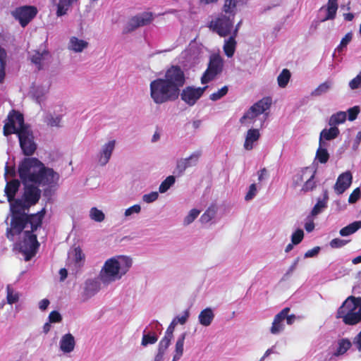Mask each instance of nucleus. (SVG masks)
Instances as JSON below:
<instances>
[{"mask_svg": "<svg viewBox=\"0 0 361 361\" xmlns=\"http://www.w3.org/2000/svg\"><path fill=\"white\" fill-rule=\"evenodd\" d=\"M326 207V202L324 200H318V202L314 206L311 214L312 216H317L319 214L323 209Z\"/></svg>", "mask_w": 361, "mask_h": 361, "instance_id": "obj_47", "label": "nucleus"}, {"mask_svg": "<svg viewBox=\"0 0 361 361\" xmlns=\"http://www.w3.org/2000/svg\"><path fill=\"white\" fill-rule=\"evenodd\" d=\"M290 76L291 75L289 70L286 68L283 69L277 78L279 86L282 88L286 87L290 80Z\"/></svg>", "mask_w": 361, "mask_h": 361, "instance_id": "obj_31", "label": "nucleus"}, {"mask_svg": "<svg viewBox=\"0 0 361 361\" xmlns=\"http://www.w3.org/2000/svg\"><path fill=\"white\" fill-rule=\"evenodd\" d=\"M150 96L154 102L161 104L176 100L180 94L175 90L164 78H159L150 82Z\"/></svg>", "mask_w": 361, "mask_h": 361, "instance_id": "obj_5", "label": "nucleus"}, {"mask_svg": "<svg viewBox=\"0 0 361 361\" xmlns=\"http://www.w3.org/2000/svg\"><path fill=\"white\" fill-rule=\"evenodd\" d=\"M132 266V259L126 256H118L107 259L100 273L102 282L109 283L120 279Z\"/></svg>", "mask_w": 361, "mask_h": 361, "instance_id": "obj_3", "label": "nucleus"}, {"mask_svg": "<svg viewBox=\"0 0 361 361\" xmlns=\"http://www.w3.org/2000/svg\"><path fill=\"white\" fill-rule=\"evenodd\" d=\"M9 175L11 177H15L16 175V169L14 166H9L6 164L5 166V173L4 176H6Z\"/></svg>", "mask_w": 361, "mask_h": 361, "instance_id": "obj_64", "label": "nucleus"}, {"mask_svg": "<svg viewBox=\"0 0 361 361\" xmlns=\"http://www.w3.org/2000/svg\"><path fill=\"white\" fill-rule=\"evenodd\" d=\"M316 181L314 180V178H307L306 182L302 185L301 190L306 192L309 191H312L314 188H316Z\"/></svg>", "mask_w": 361, "mask_h": 361, "instance_id": "obj_46", "label": "nucleus"}, {"mask_svg": "<svg viewBox=\"0 0 361 361\" xmlns=\"http://www.w3.org/2000/svg\"><path fill=\"white\" fill-rule=\"evenodd\" d=\"M87 46L86 41L78 39L76 37H72L70 39L69 48L75 52H81Z\"/></svg>", "mask_w": 361, "mask_h": 361, "instance_id": "obj_27", "label": "nucleus"}, {"mask_svg": "<svg viewBox=\"0 0 361 361\" xmlns=\"http://www.w3.org/2000/svg\"><path fill=\"white\" fill-rule=\"evenodd\" d=\"M234 18L232 16L219 13L214 19L208 23L207 27L219 37H226L231 35Z\"/></svg>", "mask_w": 361, "mask_h": 361, "instance_id": "obj_7", "label": "nucleus"}, {"mask_svg": "<svg viewBox=\"0 0 361 361\" xmlns=\"http://www.w3.org/2000/svg\"><path fill=\"white\" fill-rule=\"evenodd\" d=\"M140 209L141 207L139 204H135L126 210L125 215L128 216L133 213H139L140 212Z\"/></svg>", "mask_w": 361, "mask_h": 361, "instance_id": "obj_61", "label": "nucleus"}, {"mask_svg": "<svg viewBox=\"0 0 361 361\" xmlns=\"http://www.w3.org/2000/svg\"><path fill=\"white\" fill-rule=\"evenodd\" d=\"M5 136L16 134L20 147L24 155L32 156L37 149L34 135L30 126L25 123L24 116L20 111L12 109L9 111L3 128Z\"/></svg>", "mask_w": 361, "mask_h": 361, "instance_id": "obj_2", "label": "nucleus"}, {"mask_svg": "<svg viewBox=\"0 0 361 361\" xmlns=\"http://www.w3.org/2000/svg\"><path fill=\"white\" fill-rule=\"evenodd\" d=\"M186 334L183 333L178 338L176 343L175 355L173 360L176 361L180 358L183 353V345Z\"/></svg>", "mask_w": 361, "mask_h": 361, "instance_id": "obj_28", "label": "nucleus"}, {"mask_svg": "<svg viewBox=\"0 0 361 361\" xmlns=\"http://www.w3.org/2000/svg\"><path fill=\"white\" fill-rule=\"evenodd\" d=\"M29 225L30 230L24 231V238L19 243L20 252L23 253L25 261L30 260L37 252L39 243L37 241V235L34 233L42 226H37L35 228L33 224Z\"/></svg>", "mask_w": 361, "mask_h": 361, "instance_id": "obj_6", "label": "nucleus"}, {"mask_svg": "<svg viewBox=\"0 0 361 361\" xmlns=\"http://www.w3.org/2000/svg\"><path fill=\"white\" fill-rule=\"evenodd\" d=\"M316 158L321 164H326L329 159V154L326 149L319 145L316 152Z\"/></svg>", "mask_w": 361, "mask_h": 361, "instance_id": "obj_35", "label": "nucleus"}, {"mask_svg": "<svg viewBox=\"0 0 361 361\" xmlns=\"http://www.w3.org/2000/svg\"><path fill=\"white\" fill-rule=\"evenodd\" d=\"M349 87L351 90H355L361 87V71L357 75L356 77L350 81Z\"/></svg>", "mask_w": 361, "mask_h": 361, "instance_id": "obj_51", "label": "nucleus"}, {"mask_svg": "<svg viewBox=\"0 0 361 361\" xmlns=\"http://www.w3.org/2000/svg\"><path fill=\"white\" fill-rule=\"evenodd\" d=\"M229 37L224 41L223 47L224 51L228 57H232L235 53L237 42L235 40L236 37L233 35H228Z\"/></svg>", "mask_w": 361, "mask_h": 361, "instance_id": "obj_22", "label": "nucleus"}, {"mask_svg": "<svg viewBox=\"0 0 361 361\" xmlns=\"http://www.w3.org/2000/svg\"><path fill=\"white\" fill-rule=\"evenodd\" d=\"M189 167H191V164L188 159H180L177 161L176 170L179 174H182Z\"/></svg>", "mask_w": 361, "mask_h": 361, "instance_id": "obj_44", "label": "nucleus"}, {"mask_svg": "<svg viewBox=\"0 0 361 361\" xmlns=\"http://www.w3.org/2000/svg\"><path fill=\"white\" fill-rule=\"evenodd\" d=\"M360 228H361V221H356L341 228L339 233L341 236H348L355 233Z\"/></svg>", "mask_w": 361, "mask_h": 361, "instance_id": "obj_26", "label": "nucleus"}, {"mask_svg": "<svg viewBox=\"0 0 361 361\" xmlns=\"http://www.w3.org/2000/svg\"><path fill=\"white\" fill-rule=\"evenodd\" d=\"M332 82L326 80L323 83L320 84L312 92V96H320L324 93H326L331 87Z\"/></svg>", "mask_w": 361, "mask_h": 361, "instance_id": "obj_33", "label": "nucleus"}, {"mask_svg": "<svg viewBox=\"0 0 361 361\" xmlns=\"http://www.w3.org/2000/svg\"><path fill=\"white\" fill-rule=\"evenodd\" d=\"M215 214L216 209L214 206H211L201 216L200 221L202 223H208L214 217Z\"/></svg>", "mask_w": 361, "mask_h": 361, "instance_id": "obj_39", "label": "nucleus"}, {"mask_svg": "<svg viewBox=\"0 0 361 361\" xmlns=\"http://www.w3.org/2000/svg\"><path fill=\"white\" fill-rule=\"evenodd\" d=\"M228 92V86L225 85L222 87L220 90H219L217 92H214L209 95V99L212 101H217L222 97H224Z\"/></svg>", "mask_w": 361, "mask_h": 361, "instance_id": "obj_42", "label": "nucleus"}, {"mask_svg": "<svg viewBox=\"0 0 361 361\" xmlns=\"http://www.w3.org/2000/svg\"><path fill=\"white\" fill-rule=\"evenodd\" d=\"M116 140H110L102 147V149L97 154L98 163L100 166H105L109 161L112 152L115 148Z\"/></svg>", "mask_w": 361, "mask_h": 361, "instance_id": "obj_14", "label": "nucleus"}, {"mask_svg": "<svg viewBox=\"0 0 361 361\" xmlns=\"http://www.w3.org/2000/svg\"><path fill=\"white\" fill-rule=\"evenodd\" d=\"M37 9L33 6H23L16 8L11 12L12 16L18 20L20 25L25 27L36 16Z\"/></svg>", "mask_w": 361, "mask_h": 361, "instance_id": "obj_10", "label": "nucleus"}, {"mask_svg": "<svg viewBox=\"0 0 361 361\" xmlns=\"http://www.w3.org/2000/svg\"><path fill=\"white\" fill-rule=\"evenodd\" d=\"M352 179L353 176L350 171L339 175L334 186L336 193L338 195L343 193L350 186Z\"/></svg>", "mask_w": 361, "mask_h": 361, "instance_id": "obj_15", "label": "nucleus"}, {"mask_svg": "<svg viewBox=\"0 0 361 361\" xmlns=\"http://www.w3.org/2000/svg\"><path fill=\"white\" fill-rule=\"evenodd\" d=\"M214 317V314L211 308L207 307L200 312L198 319L200 323L204 326H208L211 324Z\"/></svg>", "mask_w": 361, "mask_h": 361, "instance_id": "obj_24", "label": "nucleus"}, {"mask_svg": "<svg viewBox=\"0 0 361 361\" xmlns=\"http://www.w3.org/2000/svg\"><path fill=\"white\" fill-rule=\"evenodd\" d=\"M20 186V182L18 179H13L6 183L4 192L7 197L8 202L10 204L17 199L15 198L16 193L18 192Z\"/></svg>", "mask_w": 361, "mask_h": 361, "instance_id": "obj_18", "label": "nucleus"}, {"mask_svg": "<svg viewBox=\"0 0 361 361\" xmlns=\"http://www.w3.org/2000/svg\"><path fill=\"white\" fill-rule=\"evenodd\" d=\"M200 211L195 209L190 210L188 216L184 219V224L188 225L191 224L200 214Z\"/></svg>", "mask_w": 361, "mask_h": 361, "instance_id": "obj_48", "label": "nucleus"}, {"mask_svg": "<svg viewBox=\"0 0 361 361\" xmlns=\"http://www.w3.org/2000/svg\"><path fill=\"white\" fill-rule=\"evenodd\" d=\"M175 90L180 94V88L185 83L184 71L178 66H171L165 73L163 78Z\"/></svg>", "mask_w": 361, "mask_h": 361, "instance_id": "obj_9", "label": "nucleus"}, {"mask_svg": "<svg viewBox=\"0 0 361 361\" xmlns=\"http://www.w3.org/2000/svg\"><path fill=\"white\" fill-rule=\"evenodd\" d=\"M62 320V317L57 311H52L49 315V321L51 323L60 322Z\"/></svg>", "mask_w": 361, "mask_h": 361, "instance_id": "obj_56", "label": "nucleus"}, {"mask_svg": "<svg viewBox=\"0 0 361 361\" xmlns=\"http://www.w3.org/2000/svg\"><path fill=\"white\" fill-rule=\"evenodd\" d=\"M329 129H324L320 133L319 145L322 146L324 143L322 139L326 140H331L336 138L339 135V130L336 126H331Z\"/></svg>", "mask_w": 361, "mask_h": 361, "instance_id": "obj_23", "label": "nucleus"}, {"mask_svg": "<svg viewBox=\"0 0 361 361\" xmlns=\"http://www.w3.org/2000/svg\"><path fill=\"white\" fill-rule=\"evenodd\" d=\"M159 194L157 192H152L149 194L144 195L143 201L147 203H151L157 200Z\"/></svg>", "mask_w": 361, "mask_h": 361, "instance_id": "obj_57", "label": "nucleus"}, {"mask_svg": "<svg viewBox=\"0 0 361 361\" xmlns=\"http://www.w3.org/2000/svg\"><path fill=\"white\" fill-rule=\"evenodd\" d=\"M99 290V284L97 281H90L86 283L85 291L87 295L92 296L94 295Z\"/></svg>", "mask_w": 361, "mask_h": 361, "instance_id": "obj_37", "label": "nucleus"}, {"mask_svg": "<svg viewBox=\"0 0 361 361\" xmlns=\"http://www.w3.org/2000/svg\"><path fill=\"white\" fill-rule=\"evenodd\" d=\"M361 196V192L359 188H355L351 192L348 198V202L350 204L355 203Z\"/></svg>", "mask_w": 361, "mask_h": 361, "instance_id": "obj_54", "label": "nucleus"}, {"mask_svg": "<svg viewBox=\"0 0 361 361\" xmlns=\"http://www.w3.org/2000/svg\"><path fill=\"white\" fill-rule=\"evenodd\" d=\"M6 290H7V295H6L7 302L10 305L17 302L19 300L18 293H15L13 289L10 286H7Z\"/></svg>", "mask_w": 361, "mask_h": 361, "instance_id": "obj_41", "label": "nucleus"}, {"mask_svg": "<svg viewBox=\"0 0 361 361\" xmlns=\"http://www.w3.org/2000/svg\"><path fill=\"white\" fill-rule=\"evenodd\" d=\"M304 238V232L302 229H297L291 236V241L293 244L298 245L299 244Z\"/></svg>", "mask_w": 361, "mask_h": 361, "instance_id": "obj_45", "label": "nucleus"}, {"mask_svg": "<svg viewBox=\"0 0 361 361\" xmlns=\"http://www.w3.org/2000/svg\"><path fill=\"white\" fill-rule=\"evenodd\" d=\"M360 113V107L358 106H355L352 108H350L348 110V120L353 121L355 120Z\"/></svg>", "mask_w": 361, "mask_h": 361, "instance_id": "obj_53", "label": "nucleus"}, {"mask_svg": "<svg viewBox=\"0 0 361 361\" xmlns=\"http://www.w3.org/2000/svg\"><path fill=\"white\" fill-rule=\"evenodd\" d=\"M171 336L164 335L159 343L158 354L162 355L171 344Z\"/></svg>", "mask_w": 361, "mask_h": 361, "instance_id": "obj_34", "label": "nucleus"}, {"mask_svg": "<svg viewBox=\"0 0 361 361\" xmlns=\"http://www.w3.org/2000/svg\"><path fill=\"white\" fill-rule=\"evenodd\" d=\"M90 215L92 219L97 222L102 221L105 217L103 212L96 207H92L91 209Z\"/></svg>", "mask_w": 361, "mask_h": 361, "instance_id": "obj_43", "label": "nucleus"}, {"mask_svg": "<svg viewBox=\"0 0 361 361\" xmlns=\"http://www.w3.org/2000/svg\"><path fill=\"white\" fill-rule=\"evenodd\" d=\"M336 318L346 325L353 326L361 322V297L350 295L337 310Z\"/></svg>", "mask_w": 361, "mask_h": 361, "instance_id": "obj_4", "label": "nucleus"}, {"mask_svg": "<svg viewBox=\"0 0 361 361\" xmlns=\"http://www.w3.org/2000/svg\"><path fill=\"white\" fill-rule=\"evenodd\" d=\"M224 61L219 54H212L206 71L201 77V83L207 84L223 71Z\"/></svg>", "mask_w": 361, "mask_h": 361, "instance_id": "obj_8", "label": "nucleus"}, {"mask_svg": "<svg viewBox=\"0 0 361 361\" xmlns=\"http://www.w3.org/2000/svg\"><path fill=\"white\" fill-rule=\"evenodd\" d=\"M257 192V187L255 183H252L250 185L249 190L247 192L245 199L247 201L252 200L256 195Z\"/></svg>", "mask_w": 361, "mask_h": 361, "instance_id": "obj_58", "label": "nucleus"}, {"mask_svg": "<svg viewBox=\"0 0 361 361\" xmlns=\"http://www.w3.org/2000/svg\"><path fill=\"white\" fill-rule=\"evenodd\" d=\"M201 155H202V152L200 151H197V152H195L194 153H192L189 157L185 158V159H188L189 164H191V166H193L197 164L198 160H199L200 157H201Z\"/></svg>", "mask_w": 361, "mask_h": 361, "instance_id": "obj_55", "label": "nucleus"}, {"mask_svg": "<svg viewBox=\"0 0 361 361\" xmlns=\"http://www.w3.org/2000/svg\"><path fill=\"white\" fill-rule=\"evenodd\" d=\"M6 51L0 46V83L4 81L6 76Z\"/></svg>", "mask_w": 361, "mask_h": 361, "instance_id": "obj_29", "label": "nucleus"}, {"mask_svg": "<svg viewBox=\"0 0 361 361\" xmlns=\"http://www.w3.org/2000/svg\"><path fill=\"white\" fill-rule=\"evenodd\" d=\"M346 120V113L344 111H338L333 114L329 121L330 126H334L343 123Z\"/></svg>", "mask_w": 361, "mask_h": 361, "instance_id": "obj_32", "label": "nucleus"}, {"mask_svg": "<svg viewBox=\"0 0 361 361\" xmlns=\"http://www.w3.org/2000/svg\"><path fill=\"white\" fill-rule=\"evenodd\" d=\"M49 56V52L46 49H43L41 52L38 50H35L30 56V60L37 66V70L39 71L43 68L44 61Z\"/></svg>", "mask_w": 361, "mask_h": 361, "instance_id": "obj_19", "label": "nucleus"}, {"mask_svg": "<svg viewBox=\"0 0 361 361\" xmlns=\"http://www.w3.org/2000/svg\"><path fill=\"white\" fill-rule=\"evenodd\" d=\"M237 3L238 0H224V4L222 7V13L232 16L235 18Z\"/></svg>", "mask_w": 361, "mask_h": 361, "instance_id": "obj_25", "label": "nucleus"}, {"mask_svg": "<svg viewBox=\"0 0 361 361\" xmlns=\"http://www.w3.org/2000/svg\"><path fill=\"white\" fill-rule=\"evenodd\" d=\"M19 177L24 185V190L20 198H17L11 204L10 227L6 228V237L13 241L15 235H20L28 224L36 228L42 225L46 210L43 208L35 214H27L25 211L35 205L41 197L39 186L52 187L57 184L59 174L35 157L24 158L18 165Z\"/></svg>", "mask_w": 361, "mask_h": 361, "instance_id": "obj_1", "label": "nucleus"}, {"mask_svg": "<svg viewBox=\"0 0 361 361\" xmlns=\"http://www.w3.org/2000/svg\"><path fill=\"white\" fill-rule=\"evenodd\" d=\"M353 35L351 32L347 33L341 39L340 44L337 47L338 51H341L342 49L345 47L348 43L352 40Z\"/></svg>", "mask_w": 361, "mask_h": 361, "instance_id": "obj_49", "label": "nucleus"}, {"mask_svg": "<svg viewBox=\"0 0 361 361\" xmlns=\"http://www.w3.org/2000/svg\"><path fill=\"white\" fill-rule=\"evenodd\" d=\"M178 324V322L176 321V319H173L169 326H168L165 335H167L168 336L173 337V331L175 326Z\"/></svg>", "mask_w": 361, "mask_h": 361, "instance_id": "obj_60", "label": "nucleus"}, {"mask_svg": "<svg viewBox=\"0 0 361 361\" xmlns=\"http://www.w3.org/2000/svg\"><path fill=\"white\" fill-rule=\"evenodd\" d=\"M338 5L331 4L328 3L326 6V16L322 20V21L324 22L328 20L334 19L336 15Z\"/></svg>", "mask_w": 361, "mask_h": 361, "instance_id": "obj_38", "label": "nucleus"}, {"mask_svg": "<svg viewBox=\"0 0 361 361\" xmlns=\"http://www.w3.org/2000/svg\"><path fill=\"white\" fill-rule=\"evenodd\" d=\"M290 309L289 307H285L274 317L270 329V331L272 334H278L283 330V321L285 320L286 313L290 312Z\"/></svg>", "mask_w": 361, "mask_h": 361, "instance_id": "obj_17", "label": "nucleus"}, {"mask_svg": "<svg viewBox=\"0 0 361 361\" xmlns=\"http://www.w3.org/2000/svg\"><path fill=\"white\" fill-rule=\"evenodd\" d=\"M175 177L173 176H168L163 182H161V185L159 188V191L161 193H164L166 192L171 186H172L175 183Z\"/></svg>", "mask_w": 361, "mask_h": 361, "instance_id": "obj_36", "label": "nucleus"}, {"mask_svg": "<svg viewBox=\"0 0 361 361\" xmlns=\"http://www.w3.org/2000/svg\"><path fill=\"white\" fill-rule=\"evenodd\" d=\"M272 103L271 98L269 97H264L255 104H254L249 110L240 118V123H243L246 119H253L259 115L263 114L269 109Z\"/></svg>", "mask_w": 361, "mask_h": 361, "instance_id": "obj_11", "label": "nucleus"}, {"mask_svg": "<svg viewBox=\"0 0 361 361\" xmlns=\"http://www.w3.org/2000/svg\"><path fill=\"white\" fill-rule=\"evenodd\" d=\"M319 250H320L319 247H314V248L307 250L305 253V258L313 257L319 253Z\"/></svg>", "mask_w": 361, "mask_h": 361, "instance_id": "obj_62", "label": "nucleus"}, {"mask_svg": "<svg viewBox=\"0 0 361 361\" xmlns=\"http://www.w3.org/2000/svg\"><path fill=\"white\" fill-rule=\"evenodd\" d=\"M153 20V15L151 12H145L140 15L131 18L127 25V31L131 32L139 27L149 25Z\"/></svg>", "mask_w": 361, "mask_h": 361, "instance_id": "obj_13", "label": "nucleus"}, {"mask_svg": "<svg viewBox=\"0 0 361 361\" xmlns=\"http://www.w3.org/2000/svg\"><path fill=\"white\" fill-rule=\"evenodd\" d=\"M146 329L144 331V333H145ZM158 340V337L155 334H144L142 338L141 344L143 346H147L149 344H154Z\"/></svg>", "mask_w": 361, "mask_h": 361, "instance_id": "obj_40", "label": "nucleus"}, {"mask_svg": "<svg viewBox=\"0 0 361 361\" xmlns=\"http://www.w3.org/2000/svg\"><path fill=\"white\" fill-rule=\"evenodd\" d=\"M316 170L314 167H305L299 171L293 178L295 187L300 186L306 182L307 178H314Z\"/></svg>", "mask_w": 361, "mask_h": 361, "instance_id": "obj_16", "label": "nucleus"}, {"mask_svg": "<svg viewBox=\"0 0 361 361\" xmlns=\"http://www.w3.org/2000/svg\"><path fill=\"white\" fill-rule=\"evenodd\" d=\"M208 86L202 87H195L193 86H187L181 92L180 95L181 99L188 106H192L196 104L200 98L203 95Z\"/></svg>", "mask_w": 361, "mask_h": 361, "instance_id": "obj_12", "label": "nucleus"}, {"mask_svg": "<svg viewBox=\"0 0 361 361\" xmlns=\"http://www.w3.org/2000/svg\"><path fill=\"white\" fill-rule=\"evenodd\" d=\"M350 240L340 239V238H334L331 240L330 246L332 248H340L345 246Z\"/></svg>", "mask_w": 361, "mask_h": 361, "instance_id": "obj_52", "label": "nucleus"}, {"mask_svg": "<svg viewBox=\"0 0 361 361\" xmlns=\"http://www.w3.org/2000/svg\"><path fill=\"white\" fill-rule=\"evenodd\" d=\"M260 137V133L258 129L252 128L247 130L244 148L246 150H251L253 148V143L257 142Z\"/></svg>", "mask_w": 361, "mask_h": 361, "instance_id": "obj_21", "label": "nucleus"}, {"mask_svg": "<svg viewBox=\"0 0 361 361\" xmlns=\"http://www.w3.org/2000/svg\"><path fill=\"white\" fill-rule=\"evenodd\" d=\"M74 257L76 263H79L85 259V255L80 247H77L74 249Z\"/></svg>", "mask_w": 361, "mask_h": 361, "instance_id": "obj_59", "label": "nucleus"}, {"mask_svg": "<svg viewBox=\"0 0 361 361\" xmlns=\"http://www.w3.org/2000/svg\"><path fill=\"white\" fill-rule=\"evenodd\" d=\"M75 341L74 336L68 333L63 335L60 341V348L65 353H68L74 350Z\"/></svg>", "mask_w": 361, "mask_h": 361, "instance_id": "obj_20", "label": "nucleus"}, {"mask_svg": "<svg viewBox=\"0 0 361 361\" xmlns=\"http://www.w3.org/2000/svg\"><path fill=\"white\" fill-rule=\"evenodd\" d=\"M68 8L69 7H68L67 5L63 6L62 4H57V16H62L66 14Z\"/></svg>", "mask_w": 361, "mask_h": 361, "instance_id": "obj_63", "label": "nucleus"}, {"mask_svg": "<svg viewBox=\"0 0 361 361\" xmlns=\"http://www.w3.org/2000/svg\"><path fill=\"white\" fill-rule=\"evenodd\" d=\"M352 345V343L348 338H343L338 341V348L334 355L338 356L343 355Z\"/></svg>", "mask_w": 361, "mask_h": 361, "instance_id": "obj_30", "label": "nucleus"}, {"mask_svg": "<svg viewBox=\"0 0 361 361\" xmlns=\"http://www.w3.org/2000/svg\"><path fill=\"white\" fill-rule=\"evenodd\" d=\"M61 121V116L54 117L51 115H50V116H47V125L51 127H59Z\"/></svg>", "mask_w": 361, "mask_h": 361, "instance_id": "obj_50", "label": "nucleus"}]
</instances>
